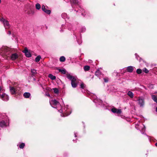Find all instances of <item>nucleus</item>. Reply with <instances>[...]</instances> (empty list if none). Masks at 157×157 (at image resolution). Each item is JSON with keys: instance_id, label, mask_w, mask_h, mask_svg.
Returning a JSON list of instances; mask_svg holds the SVG:
<instances>
[{"instance_id": "1", "label": "nucleus", "mask_w": 157, "mask_h": 157, "mask_svg": "<svg viewBox=\"0 0 157 157\" xmlns=\"http://www.w3.org/2000/svg\"><path fill=\"white\" fill-rule=\"evenodd\" d=\"M67 78L71 81V85L73 88H75L77 86V83H76V78L69 74H67Z\"/></svg>"}, {"instance_id": "2", "label": "nucleus", "mask_w": 157, "mask_h": 157, "mask_svg": "<svg viewBox=\"0 0 157 157\" xmlns=\"http://www.w3.org/2000/svg\"><path fill=\"white\" fill-rule=\"evenodd\" d=\"M138 104L140 107H143L145 104L144 99L142 97H139L137 100Z\"/></svg>"}, {"instance_id": "3", "label": "nucleus", "mask_w": 157, "mask_h": 157, "mask_svg": "<svg viewBox=\"0 0 157 157\" xmlns=\"http://www.w3.org/2000/svg\"><path fill=\"white\" fill-rule=\"evenodd\" d=\"M0 21L3 22L4 26L6 29H8L10 28V25L9 24V23L8 21L3 18L1 19Z\"/></svg>"}, {"instance_id": "4", "label": "nucleus", "mask_w": 157, "mask_h": 157, "mask_svg": "<svg viewBox=\"0 0 157 157\" xmlns=\"http://www.w3.org/2000/svg\"><path fill=\"white\" fill-rule=\"evenodd\" d=\"M50 103L51 105L53 107H55L54 106L59 104V102L55 99L50 100Z\"/></svg>"}, {"instance_id": "5", "label": "nucleus", "mask_w": 157, "mask_h": 157, "mask_svg": "<svg viewBox=\"0 0 157 157\" xmlns=\"http://www.w3.org/2000/svg\"><path fill=\"white\" fill-rule=\"evenodd\" d=\"M0 97L4 101H7L9 99L8 96L5 94H0Z\"/></svg>"}, {"instance_id": "6", "label": "nucleus", "mask_w": 157, "mask_h": 157, "mask_svg": "<svg viewBox=\"0 0 157 157\" xmlns=\"http://www.w3.org/2000/svg\"><path fill=\"white\" fill-rule=\"evenodd\" d=\"M10 92L12 94H15L17 93V90L15 88L10 87Z\"/></svg>"}, {"instance_id": "7", "label": "nucleus", "mask_w": 157, "mask_h": 157, "mask_svg": "<svg viewBox=\"0 0 157 157\" xmlns=\"http://www.w3.org/2000/svg\"><path fill=\"white\" fill-rule=\"evenodd\" d=\"M24 52L25 53V55L26 56H27L28 57H31V54H30V53L28 51V50L26 48H25V50L24 51Z\"/></svg>"}, {"instance_id": "8", "label": "nucleus", "mask_w": 157, "mask_h": 157, "mask_svg": "<svg viewBox=\"0 0 157 157\" xmlns=\"http://www.w3.org/2000/svg\"><path fill=\"white\" fill-rule=\"evenodd\" d=\"M42 10L46 13L49 14L51 13V11L49 10H47L45 8L44 5H43L42 7Z\"/></svg>"}, {"instance_id": "9", "label": "nucleus", "mask_w": 157, "mask_h": 157, "mask_svg": "<svg viewBox=\"0 0 157 157\" xmlns=\"http://www.w3.org/2000/svg\"><path fill=\"white\" fill-rule=\"evenodd\" d=\"M134 67L132 66H128L127 68V70L128 72H132L133 71Z\"/></svg>"}, {"instance_id": "10", "label": "nucleus", "mask_w": 157, "mask_h": 157, "mask_svg": "<svg viewBox=\"0 0 157 157\" xmlns=\"http://www.w3.org/2000/svg\"><path fill=\"white\" fill-rule=\"evenodd\" d=\"M18 55L16 53H14L12 55L11 59L12 60H14L18 57Z\"/></svg>"}, {"instance_id": "11", "label": "nucleus", "mask_w": 157, "mask_h": 157, "mask_svg": "<svg viewBox=\"0 0 157 157\" xmlns=\"http://www.w3.org/2000/svg\"><path fill=\"white\" fill-rule=\"evenodd\" d=\"M112 111L114 113H117L120 114L121 113V111L120 109H117L115 108H113L112 109Z\"/></svg>"}, {"instance_id": "12", "label": "nucleus", "mask_w": 157, "mask_h": 157, "mask_svg": "<svg viewBox=\"0 0 157 157\" xmlns=\"http://www.w3.org/2000/svg\"><path fill=\"white\" fill-rule=\"evenodd\" d=\"M31 72L32 73V75L33 76H35L37 74L36 71L34 69H31Z\"/></svg>"}, {"instance_id": "13", "label": "nucleus", "mask_w": 157, "mask_h": 157, "mask_svg": "<svg viewBox=\"0 0 157 157\" xmlns=\"http://www.w3.org/2000/svg\"><path fill=\"white\" fill-rule=\"evenodd\" d=\"M24 97L26 98H29L30 96V94L29 92H25L23 94Z\"/></svg>"}, {"instance_id": "14", "label": "nucleus", "mask_w": 157, "mask_h": 157, "mask_svg": "<svg viewBox=\"0 0 157 157\" xmlns=\"http://www.w3.org/2000/svg\"><path fill=\"white\" fill-rule=\"evenodd\" d=\"M6 126V124L4 121H2L0 122V127H3Z\"/></svg>"}, {"instance_id": "15", "label": "nucleus", "mask_w": 157, "mask_h": 157, "mask_svg": "<svg viewBox=\"0 0 157 157\" xmlns=\"http://www.w3.org/2000/svg\"><path fill=\"white\" fill-rule=\"evenodd\" d=\"M127 94L131 98H132L133 97V94L130 91H128L127 93Z\"/></svg>"}, {"instance_id": "16", "label": "nucleus", "mask_w": 157, "mask_h": 157, "mask_svg": "<svg viewBox=\"0 0 157 157\" xmlns=\"http://www.w3.org/2000/svg\"><path fill=\"white\" fill-rule=\"evenodd\" d=\"M152 99L155 101V102L157 103V98L155 95H152L151 96Z\"/></svg>"}, {"instance_id": "17", "label": "nucleus", "mask_w": 157, "mask_h": 157, "mask_svg": "<svg viewBox=\"0 0 157 157\" xmlns=\"http://www.w3.org/2000/svg\"><path fill=\"white\" fill-rule=\"evenodd\" d=\"M48 77L52 80H55L56 78V77L55 76L50 74L48 75Z\"/></svg>"}, {"instance_id": "18", "label": "nucleus", "mask_w": 157, "mask_h": 157, "mask_svg": "<svg viewBox=\"0 0 157 157\" xmlns=\"http://www.w3.org/2000/svg\"><path fill=\"white\" fill-rule=\"evenodd\" d=\"M101 74V72L99 70H97L95 72V75L97 76H99Z\"/></svg>"}, {"instance_id": "19", "label": "nucleus", "mask_w": 157, "mask_h": 157, "mask_svg": "<svg viewBox=\"0 0 157 157\" xmlns=\"http://www.w3.org/2000/svg\"><path fill=\"white\" fill-rule=\"evenodd\" d=\"M59 60L61 62H63L65 61V58L64 56H62L60 57Z\"/></svg>"}, {"instance_id": "20", "label": "nucleus", "mask_w": 157, "mask_h": 157, "mask_svg": "<svg viewBox=\"0 0 157 157\" xmlns=\"http://www.w3.org/2000/svg\"><path fill=\"white\" fill-rule=\"evenodd\" d=\"M90 68V67L88 66H84V70L85 71H88Z\"/></svg>"}, {"instance_id": "21", "label": "nucleus", "mask_w": 157, "mask_h": 157, "mask_svg": "<svg viewBox=\"0 0 157 157\" xmlns=\"http://www.w3.org/2000/svg\"><path fill=\"white\" fill-rule=\"evenodd\" d=\"M58 70L59 72H61L64 74H66V71L65 69H59Z\"/></svg>"}, {"instance_id": "22", "label": "nucleus", "mask_w": 157, "mask_h": 157, "mask_svg": "<svg viewBox=\"0 0 157 157\" xmlns=\"http://www.w3.org/2000/svg\"><path fill=\"white\" fill-rule=\"evenodd\" d=\"M54 93L56 94H58L59 93V90L56 88H54L52 89Z\"/></svg>"}, {"instance_id": "23", "label": "nucleus", "mask_w": 157, "mask_h": 157, "mask_svg": "<svg viewBox=\"0 0 157 157\" xmlns=\"http://www.w3.org/2000/svg\"><path fill=\"white\" fill-rule=\"evenodd\" d=\"M40 58L41 57L40 56H38L36 58L35 61L37 62H39L40 59Z\"/></svg>"}, {"instance_id": "24", "label": "nucleus", "mask_w": 157, "mask_h": 157, "mask_svg": "<svg viewBox=\"0 0 157 157\" xmlns=\"http://www.w3.org/2000/svg\"><path fill=\"white\" fill-rule=\"evenodd\" d=\"M36 8L37 10H39L40 8V5L39 3H37L36 5Z\"/></svg>"}, {"instance_id": "25", "label": "nucleus", "mask_w": 157, "mask_h": 157, "mask_svg": "<svg viewBox=\"0 0 157 157\" xmlns=\"http://www.w3.org/2000/svg\"><path fill=\"white\" fill-rule=\"evenodd\" d=\"M71 2H73L74 4H77L78 3V1L77 0H70Z\"/></svg>"}, {"instance_id": "26", "label": "nucleus", "mask_w": 157, "mask_h": 157, "mask_svg": "<svg viewBox=\"0 0 157 157\" xmlns=\"http://www.w3.org/2000/svg\"><path fill=\"white\" fill-rule=\"evenodd\" d=\"M25 146V144L24 143H21V144L19 145V147L21 148H23Z\"/></svg>"}, {"instance_id": "27", "label": "nucleus", "mask_w": 157, "mask_h": 157, "mask_svg": "<svg viewBox=\"0 0 157 157\" xmlns=\"http://www.w3.org/2000/svg\"><path fill=\"white\" fill-rule=\"evenodd\" d=\"M136 72L138 74H141L142 73V70L140 69H138L136 70Z\"/></svg>"}, {"instance_id": "28", "label": "nucleus", "mask_w": 157, "mask_h": 157, "mask_svg": "<svg viewBox=\"0 0 157 157\" xmlns=\"http://www.w3.org/2000/svg\"><path fill=\"white\" fill-rule=\"evenodd\" d=\"M143 71L145 72L146 73H147L148 72V71L146 68H144L143 69Z\"/></svg>"}, {"instance_id": "29", "label": "nucleus", "mask_w": 157, "mask_h": 157, "mask_svg": "<svg viewBox=\"0 0 157 157\" xmlns=\"http://www.w3.org/2000/svg\"><path fill=\"white\" fill-rule=\"evenodd\" d=\"M85 86V85L83 83H82L80 85V87L82 88L83 89Z\"/></svg>"}, {"instance_id": "30", "label": "nucleus", "mask_w": 157, "mask_h": 157, "mask_svg": "<svg viewBox=\"0 0 157 157\" xmlns=\"http://www.w3.org/2000/svg\"><path fill=\"white\" fill-rule=\"evenodd\" d=\"M67 15V14L65 13H63L62 14V16L64 18H65V17Z\"/></svg>"}, {"instance_id": "31", "label": "nucleus", "mask_w": 157, "mask_h": 157, "mask_svg": "<svg viewBox=\"0 0 157 157\" xmlns=\"http://www.w3.org/2000/svg\"><path fill=\"white\" fill-rule=\"evenodd\" d=\"M104 82H108V79H106V78H104Z\"/></svg>"}, {"instance_id": "32", "label": "nucleus", "mask_w": 157, "mask_h": 157, "mask_svg": "<svg viewBox=\"0 0 157 157\" xmlns=\"http://www.w3.org/2000/svg\"><path fill=\"white\" fill-rule=\"evenodd\" d=\"M46 95L49 97H50V95L48 93H46Z\"/></svg>"}, {"instance_id": "33", "label": "nucleus", "mask_w": 157, "mask_h": 157, "mask_svg": "<svg viewBox=\"0 0 157 157\" xmlns=\"http://www.w3.org/2000/svg\"><path fill=\"white\" fill-rule=\"evenodd\" d=\"M11 32L10 31H9L8 32V34L9 35H10L11 34Z\"/></svg>"}, {"instance_id": "34", "label": "nucleus", "mask_w": 157, "mask_h": 157, "mask_svg": "<svg viewBox=\"0 0 157 157\" xmlns=\"http://www.w3.org/2000/svg\"><path fill=\"white\" fill-rule=\"evenodd\" d=\"M155 145L156 147H157V143L155 144Z\"/></svg>"}, {"instance_id": "35", "label": "nucleus", "mask_w": 157, "mask_h": 157, "mask_svg": "<svg viewBox=\"0 0 157 157\" xmlns=\"http://www.w3.org/2000/svg\"><path fill=\"white\" fill-rule=\"evenodd\" d=\"M1 89H2L1 87L0 86V91L1 90Z\"/></svg>"}, {"instance_id": "36", "label": "nucleus", "mask_w": 157, "mask_h": 157, "mask_svg": "<svg viewBox=\"0 0 157 157\" xmlns=\"http://www.w3.org/2000/svg\"><path fill=\"white\" fill-rule=\"evenodd\" d=\"M75 137H76V134L75 133Z\"/></svg>"}, {"instance_id": "37", "label": "nucleus", "mask_w": 157, "mask_h": 157, "mask_svg": "<svg viewBox=\"0 0 157 157\" xmlns=\"http://www.w3.org/2000/svg\"><path fill=\"white\" fill-rule=\"evenodd\" d=\"M142 130H145V129H144V128L142 129Z\"/></svg>"}, {"instance_id": "38", "label": "nucleus", "mask_w": 157, "mask_h": 157, "mask_svg": "<svg viewBox=\"0 0 157 157\" xmlns=\"http://www.w3.org/2000/svg\"><path fill=\"white\" fill-rule=\"evenodd\" d=\"M156 111H157V107H156Z\"/></svg>"}, {"instance_id": "39", "label": "nucleus", "mask_w": 157, "mask_h": 157, "mask_svg": "<svg viewBox=\"0 0 157 157\" xmlns=\"http://www.w3.org/2000/svg\"><path fill=\"white\" fill-rule=\"evenodd\" d=\"M155 94H157V92H155Z\"/></svg>"}, {"instance_id": "40", "label": "nucleus", "mask_w": 157, "mask_h": 157, "mask_svg": "<svg viewBox=\"0 0 157 157\" xmlns=\"http://www.w3.org/2000/svg\"><path fill=\"white\" fill-rule=\"evenodd\" d=\"M34 80H35V78H34Z\"/></svg>"}, {"instance_id": "41", "label": "nucleus", "mask_w": 157, "mask_h": 157, "mask_svg": "<svg viewBox=\"0 0 157 157\" xmlns=\"http://www.w3.org/2000/svg\"><path fill=\"white\" fill-rule=\"evenodd\" d=\"M1 0H0V3H1Z\"/></svg>"}, {"instance_id": "42", "label": "nucleus", "mask_w": 157, "mask_h": 157, "mask_svg": "<svg viewBox=\"0 0 157 157\" xmlns=\"http://www.w3.org/2000/svg\"><path fill=\"white\" fill-rule=\"evenodd\" d=\"M59 112H60V110H59Z\"/></svg>"}]
</instances>
